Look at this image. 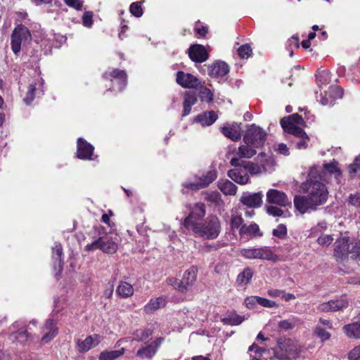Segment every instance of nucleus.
Segmentation results:
<instances>
[{"label": "nucleus", "instance_id": "obj_63", "mask_svg": "<svg viewBox=\"0 0 360 360\" xmlns=\"http://www.w3.org/2000/svg\"><path fill=\"white\" fill-rule=\"evenodd\" d=\"M199 22V20L196 22L195 26L194 27V30L199 37H205L208 32V27L202 25L201 27H198L197 24Z\"/></svg>", "mask_w": 360, "mask_h": 360}, {"label": "nucleus", "instance_id": "obj_58", "mask_svg": "<svg viewBox=\"0 0 360 360\" xmlns=\"http://www.w3.org/2000/svg\"><path fill=\"white\" fill-rule=\"evenodd\" d=\"M65 3L77 10H81L83 6V1L82 0H63Z\"/></svg>", "mask_w": 360, "mask_h": 360}, {"label": "nucleus", "instance_id": "obj_51", "mask_svg": "<svg viewBox=\"0 0 360 360\" xmlns=\"http://www.w3.org/2000/svg\"><path fill=\"white\" fill-rule=\"evenodd\" d=\"M258 304L268 308L277 307L278 304L266 298L258 296Z\"/></svg>", "mask_w": 360, "mask_h": 360}, {"label": "nucleus", "instance_id": "obj_13", "mask_svg": "<svg viewBox=\"0 0 360 360\" xmlns=\"http://www.w3.org/2000/svg\"><path fill=\"white\" fill-rule=\"evenodd\" d=\"M205 215V206L203 203H197L190 212L188 216L185 218L184 226L187 229H191L194 225L198 224L200 219Z\"/></svg>", "mask_w": 360, "mask_h": 360}, {"label": "nucleus", "instance_id": "obj_43", "mask_svg": "<svg viewBox=\"0 0 360 360\" xmlns=\"http://www.w3.org/2000/svg\"><path fill=\"white\" fill-rule=\"evenodd\" d=\"M349 173L352 178L360 174V156L356 157L353 163L349 165Z\"/></svg>", "mask_w": 360, "mask_h": 360}, {"label": "nucleus", "instance_id": "obj_14", "mask_svg": "<svg viewBox=\"0 0 360 360\" xmlns=\"http://www.w3.org/2000/svg\"><path fill=\"white\" fill-rule=\"evenodd\" d=\"M176 82L186 89H197L200 85V79L197 77L183 71L177 72Z\"/></svg>", "mask_w": 360, "mask_h": 360}, {"label": "nucleus", "instance_id": "obj_46", "mask_svg": "<svg viewBox=\"0 0 360 360\" xmlns=\"http://www.w3.org/2000/svg\"><path fill=\"white\" fill-rule=\"evenodd\" d=\"M257 160L261 165V167L264 170H266L267 167L272 163L271 159L268 158L264 153H261L258 155Z\"/></svg>", "mask_w": 360, "mask_h": 360}, {"label": "nucleus", "instance_id": "obj_4", "mask_svg": "<svg viewBox=\"0 0 360 360\" xmlns=\"http://www.w3.org/2000/svg\"><path fill=\"white\" fill-rule=\"evenodd\" d=\"M198 269L195 266H191L186 270L181 280L170 278L167 279L168 284L173 286L175 290L181 292H186L193 285L196 281Z\"/></svg>", "mask_w": 360, "mask_h": 360}, {"label": "nucleus", "instance_id": "obj_44", "mask_svg": "<svg viewBox=\"0 0 360 360\" xmlns=\"http://www.w3.org/2000/svg\"><path fill=\"white\" fill-rule=\"evenodd\" d=\"M327 228V223L324 221L318 223L315 226L311 229L309 237H315L322 233Z\"/></svg>", "mask_w": 360, "mask_h": 360}, {"label": "nucleus", "instance_id": "obj_52", "mask_svg": "<svg viewBox=\"0 0 360 360\" xmlns=\"http://www.w3.org/2000/svg\"><path fill=\"white\" fill-rule=\"evenodd\" d=\"M197 101V98L195 94L186 93L184 95V104L186 105L193 106Z\"/></svg>", "mask_w": 360, "mask_h": 360}, {"label": "nucleus", "instance_id": "obj_26", "mask_svg": "<svg viewBox=\"0 0 360 360\" xmlns=\"http://www.w3.org/2000/svg\"><path fill=\"white\" fill-rule=\"evenodd\" d=\"M63 248L60 243H56L53 248L52 259L54 262V268L58 266V271L60 272L63 269Z\"/></svg>", "mask_w": 360, "mask_h": 360}, {"label": "nucleus", "instance_id": "obj_57", "mask_svg": "<svg viewBox=\"0 0 360 360\" xmlns=\"http://www.w3.org/2000/svg\"><path fill=\"white\" fill-rule=\"evenodd\" d=\"M266 212L269 214L274 217H281L284 214L281 208L272 205L267 207Z\"/></svg>", "mask_w": 360, "mask_h": 360}, {"label": "nucleus", "instance_id": "obj_53", "mask_svg": "<svg viewBox=\"0 0 360 360\" xmlns=\"http://www.w3.org/2000/svg\"><path fill=\"white\" fill-rule=\"evenodd\" d=\"M200 98L202 101L210 102L213 100V94L207 88H203L200 91Z\"/></svg>", "mask_w": 360, "mask_h": 360}, {"label": "nucleus", "instance_id": "obj_29", "mask_svg": "<svg viewBox=\"0 0 360 360\" xmlns=\"http://www.w3.org/2000/svg\"><path fill=\"white\" fill-rule=\"evenodd\" d=\"M217 119V114L214 111H210L198 115L195 120L203 126H210Z\"/></svg>", "mask_w": 360, "mask_h": 360}, {"label": "nucleus", "instance_id": "obj_10", "mask_svg": "<svg viewBox=\"0 0 360 360\" xmlns=\"http://www.w3.org/2000/svg\"><path fill=\"white\" fill-rule=\"evenodd\" d=\"M217 177V173L215 170H210L203 174L200 177H195L196 180L193 182L186 181L183 186L190 190L198 191L207 187Z\"/></svg>", "mask_w": 360, "mask_h": 360}, {"label": "nucleus", "instance_id": "obj_54", "mask_svg": "<svg viewBox=\"0 0 360 360\" xmlns=\"http://www.w3.org/2000/svg\"><path fill=\"white\" fill-rule=\"evenodd\" d=\"M295 138L299 139L295 143V147L297 149H305L307 148L309 137L307 134L305 136H303V137H295Z\"/></svg>", "mask_w": 360, "mask_h": 360}, {"label": "nucleus", "instance_id": "obj_37", "mask_svg": "<svg viewBox=\"0 0 360 360\" xmlns=\"http://www.w3.org/2000/svg\"><path fill=\"white\" fill-rule=\"evenodd\" d=\"M242 165L246 169L247 173L250 172L251 174H258L262 172V167L259 165L243 160Z\"/></svg>", "mask_w": 360, "mask_h": 360}, {"label": "nucleus", "instance_id": "obj_41", "mask_svg": "<svg viewBox=\"0 0 360 360\" xmlns=\"http://www.w3.org/2000/svg\"><path fill=\"white\" fill-rule=\"evenodd\" d=\"M243 219L240 215H237L232 214L231 220H230V227L231 231H234L236 229H239L240 227L244 225L243 224Z\"/></svg>", "mask_w": 360, "mask_h": 360}, {"label": "nucleus", "instance_id": "obj_9", "mask_svg": "<svg viewBox=\"0 0 360 360\" xmlns=\"http://www.w3.org/2000/svg\"><path fill=\"white\" fill-rule=\"evenodd\" d=\"M355 247H356L355 241L349 242L347 238H339L335 243L334 256L341 260L347 258L349 255L354 258V250H356Z\"/></svg>", "mask_w": 360, "mask_h": 360}, {"label": "nucleus", "instance_id": "obj_15", "mask_svg": "<svg viewBox=\"0 0 360 360\" xmlns=\"http://www.w3.org/2000/svg\"><path fill=\"white\" fill-rule=\"evenodd\" d=\"M188 53L191 60L202 63L209 58L208 50L201 44H193L188 49Z\"/></svg>", "mask_w": 360, "mask_h": 360}, {"label": "nucleus", "instance_id": "obj_3", "mask_svg": "<svg viewBox=\"0 0 360 360\" xmlns=\"http://www.w3.org/2000/svg\"><path fill=\"white\" fill-rule=\"evenodd\" d=\"M32 40V35L27 27L18 25L13 30L11 37V45L13 52L18 55L22 45H26Z\"/></svg>", "mask_w": 360, "mask_h": 360}, {"label": "nucleus", "instance_id": "obj_62", "mask_svg": "<svg viewBox=\"0 0 360 360\" xmlns=\"http://www.w3.org/2000/svg\"><path fill=\"white\" fill-rule=\"evenodd\" d=\"M321 98L319 100V102L323 105H333L334 104V101H333V98H331L330 96H329L328 94L326 95V91L325 92L324 95L321 94L320 95Z\"/></svg>", "mask_w": 360, "mask_h": 360}, {"label": "nucleus", "instance_id": "obj_36", "mask_svg": "<svg viewBox=\"0 0 360 360\" xmlns=\"http://www.w3.org/2000/svg\"><path fill=\"white\" fill-rule=\"evenodd\" d=\"M252 271L250 268H246L243 272L240 273L237 277V283L240 285H245L252 278Z\"/></svg>", "mask_w": 360, "mask_h": 360}, {"label": "nucleus", "instance_id": "obj_34", "mask_svg": "<svg viewBox=\"0 0 360 360\" xmlns=\"http://www.w3.org/2000/svg\"><path fill=\"white\" fill-rule=\"evenodd\" d=\"M117 292L123 298L129 297L134 294V288L129 283L121 282L117 286Z\"/></svg>", "mask_w": 360, "mask_h": 360}, {"label": "nucleus", "instance_id": "obj_42", "mask_svg": "<svg viewBox=\"0 0 360 360\" xmlns=\"http://www.w3.org/2000/svg\"><path fill=\"white\" fill-rule=\"evenodd\" d=\"M328 94L329 96L333 98V101H335L336 99L341 98L343 94L342 89L338 86H330L328 90L326 91V95Z\"/></svg>", "mask_w": 360, "mask_h": 360}, {"label": "nucleus", "instance_id": "obj_19", "mask_svg": "<svg viewBox=\"0 0 360 360\" xmlns=\"http://www.w3.org/2000/svg\"><path fill=\"white\" fill-rule=\"evenodd\" d=\"M94 146L89 143L86 142L84 139L79 138L77 140V158L82 160L93 159Z\"/></svg>", "mask_w": 360, "mask_h": 360}, {"label": "nucleus", "instance_id": "obj_32", "mask_svg": "<svg viewBox=\"0 0 360 360\" xmlns=\"http://www.w3.org/2000/svg\"><path fill=\"white\" fill-rule=\"evenodd\" d=\"M117 244L111 238L102 237L101 250L108 254H113L117 250Z\"/></svg>", "mask_w": 360, "mask_h": 360}, {"label": "nucleus", "instance_id": "obj_23", "mask_svg": "<svg viewBox=\"0 0 360 360\" xmlns=\"http://www.w3.org/2000/svg\"><path fill=\"white\" fill-rule=\"evenodd\" d=\"M56 322L53 319H48L46 321L45 326L43 329V337L41 340L44 342H48L51 340L58 333L57 328H54Z\"/></svg>", "mask_w": 360, "mask_h": 360}, {"label": "nucleus", "instance_id": "obj_24", "mask_svg": "<svg viewBox=\"0 0 360 360\" xmlns=\"http://www.w3.org/2000/svg\"><path fill=\"white\" fill-rule=\"evenodd\" d=\"M342 330L349 338L360 339V321L346 324L343 326Z\"/></svg>", "mask_w": 360, "mask_h": 360}, {"label": "nucleus", "instance_id": "obj_39", "mask_svg": "<svg viewBox=\"0 0 360 360\" xmlns=\"http://www.w3.org/2000/svg\"><path fill=\"white\" fill-rule=\"evenodd\" d=\"M152 335V330L148 328L136 330L134 333V340L138 342L146 340L149 336Z\"/></svg>", "mask_w": 360, "mask_h": 360}, {"label": "nucleus", "instance_id": "obj_30", "mask_svg": "<svg viewBox=\"0 0 360 360\" xmlns=\"http://www.w3.org/2000/svg\"><path fill=\"white\" fill-rule=\"evenodd\" d=\"M300 323V320L295 316H290L288 319L278 322V329L281 330H292Z\"/></svg>", "mask_w": 360, "mask_h": 360}, {"label": "nucleus", "instance_id": "obj_48", "mask_svg": "<svg viewBox=\"0 0 360 360\" xmlns=\"http://www.w3.org/2000/svg\"><path fill=\"white\" fill-rule=\"evenodd\" d=\"M238 53L241 58H248L251 56L252 49L249 45L244 44L238 48Z\"/></svg>", "mask_w": 360, "mask_h": 360}, {"label": "nucleus", "instance_id": "obj_40", "mask_svg": "<svg viewBox=\"0 0 360 360\" xmlns=\"http://www.w3.org/2000/svg\"><path fill=\"white\" fill-rule=\"evenodd\" d=\"M316 77L319 84H326L329 83L331 79L330 72L325 70L318 72Z\"/></svg>", "mask_w": 360, "mask_h": 360}, {"label": "nucleus", "instance_id": "obj_59", "mask_svg": "<svg viewBox=\"0 0 360 360\" xmlns=\"http://www.w3.org/2000/svg\"><path fill=\"white\" fill-rule=\"evenodd\" d=\"M245 304L249 309H253L258 304V296L248 297L245 300Z\"/></svg>", "mask_w": 360, "mask_h": 360}, {"label": "nucleus", "instance_id": "obj_2", "mask_svg": "<svg viewBox=\"0 0 360 360\" xmlns=\"http://www.w3.org/2000/svg\"><path fill=\"white\" fill-rule=\"evenodd\" d=\"M189 230L192 231L196 236L205 240H214L221 233V221L217 216L210 215L203 221H200Z\"/></svg>", "mask_w": 360, "mask_h": 360}, {"label": "nucleus", "instance_id": "obj_61", "mask_svg": "<svg viewBox=\"0 0 360 360\" xmlns=\"http://www.w3.org/2000/svg\"><path fill=\"white\" fill-rule=\"evenodd\" d=\"M349 203L353 206L360 207V193L351 194L349 197Z\"/></svg>", "mask_w": 360, "mask_h": 360}, {"label": "nucleus", "instance_id": "obj_16", "mask_svg": "<svg viewBox=\"0 0 360 360\" xmlns=\"http://www.w3.org/2000/svg\"><path fill=\"white\" fill-rule=\"evenodd\" d=\"M266 200L270 204H276L281 207H286L291 204L285 193L276 189H270L267 192Z\"/></svg>", "mask_w": 360, "mask_h": 360}, {"label": "nucleus", "instance_id": "obj_12", "mask_svg": "<svg viewBox=\"0 0 360 360\" xmlns=\"http://www.w3.org/2000/svg\"><path fill=\"white\" fill-rule=\"evenodd\" d=\"M164 338H158L150 344L142 345L137 350L136 356L141 359H152L157 353L159 347L162 344Z\"/></svg>", "mask_w": 360, "mask_h": 360}, {"label": "nucleus", "instance_id": "obj_8", "mask_svg": "<svg viewBox=\"0 0 360 360\" xmlns=\"http://www.w3.org/2000/svg\"><path fill=\"white\" fill-rule=\"evenodd\" d=\"M230 163L234 168L228 172L229 177L238 184L244 185L248 184L249 176L246 169L242 165L243 160H239L238 158H232Z\"/></svg>", "mask_w": 360, "mask_h": 360}, {"label": "nucleus", "instance_id": "obj_47", "mask_svg": "<svg viewBox=\"0 0 360 360\" xmlns=\"http://www.w3.org/2000/svg\"><path fill=\"white\" fill-rule=\"evenodd\" d=\"M272 233L274 236L283 239L287 236V228L284 224H279L273 230Z\"/></svg>", "mask_w": 360, "mask_h": 360}, {"label": "nucleus", "instance_id": "obj_56", "mask_svg": "<svg viewBox=\"0 0 360 360\" xmlns=\"http://www.w3.org/2000/svg\"><path fill=\"white\" fill-rule=\"evenodd\" d=\"M349 360H360V345L354 347L348 354Z\"/></svg>", "mask_w": 360, "mask_h": 360}, {"label": "nucleus", "instance_id": "obj_27", "mask_svg": "<svg viewBox=\"0 0 360 360\" xmlns=\"http://www.w3.org/2000/svg\"><path fill=\"white\" fill-rule=\"evenodd\" d=\"M323 173L333 176L338 184L340 182L342 172L338 167V162L327 163L323 165Z\"/></svg>", "mask_w": 360, "mask_h": 360}, {"label": "nucleus", "instance_id": "obj_20", "mask_svg": "<svg viewBox=\"0 0 360 360\" xmlns=\"http://www.w3.org/2000/svg\"><path fill=\"white\" fill-rule=\"evenodd\" d=\"M221 132L232 141H238L241 138L242 135L241 124L236 122L227 124L221 128Z\"/></svg>", "mask_w": 360, "mask_h": 360}, {"label": "nucleus", "instance_id": "obj_1", "mask_svg": "<svg viewBox=\"0 0 360 360\" xmlns=\"http://www.w3.org/2000/svg\"><path fill=\"white\" fill-rule=\"evenodd\" d=\"M317 169L313 167L309 173V179L303 184V189L307 195H297L294 198V205L301 214L315 211L319 206L324 205L328 197V191L317 176Z\"/></svg>", "mask_w": 360, "mask_h": 360}, {"label": "nucleus", "instance_id": "obj_7", "mask_svg": "<svg viewBox=\"0 0 360 360\" xmlns=\"http://www.w3.org/2000/svg\"><path fill=\"white\" fill-rule=\"evenodd\" d=\"M280 122L283 130L295 137L306 136L305 131L297 126V124H301L303 122L302 116L298 114H293L288 117H283L281 120Z\"/></svg>", "mask_w": 360, "mask_h": 360}, {"label": "nucleus", "instance_id": "obj_50", "mask_svg": "<svg viewBox=\"0 0 360 360\" xmlns=\"http://www.w3.org/2000/svg\"><path fill=\"white\" fill-rule=\"evenodd\" d=\"M29 336H30V334L28 333L27 329H25V330L19 329L16 333L11 334V337L13 338L18 340L20 342L26 340Z\"/></svg>", "mask_w": 360, "mask_h": 360}, {"label": "nucleus", "instance_id": "obj_11", "mask_svg": "<svg viewBox=\"0 0 360 360\" xmlns=\"http://www.w3.org/2000/svg\"><path fill=\"white\" fill-rule=\"evenodd\" d=\"M103 78L112 83V90L121 91L127 85V74L124 70L114 69L103 74Z\"/></svg>", "mask_w": 360, "mask_h": 360}, {"label": "nucleus", "instance_id": "obj_35", "mask_svg": "<svg viewBox=\"0 0 360 360\" xmlns=\"http://www.w3.org/2000/svg\"><path fill=\"white\" fill-rule=\"evenodd\" d=\"M125 349L122 348L119 350L104 351L99 355V360H115L124 354Z\"/></svg>", "mask_w": 360, "mask_h": 360}, {"label": "nucleus", "instance_id": "obj_60", "mask_svg": "<svg viewBox=\"0 0 360 360\" xmlns=\"http://www.w3.org/2000/svg\"><path fill=\"white\" fill-rule=\"evenodd\" d=\"M93 14L91 12H85L82 17L83 25L86 27H91Z\"/></svg>", "mask_w": 360, "mask_h": 360}, {"label": "nucleus", "instance_id": "obj_22", "mask_svg": "<svg viewBox=\"0 0 360 360\" xmlns=\"http://www.w3.org/2000/svg\"><path fill=\"white\" fill-rule=\"evenodd\" d=\"M257 148V147H254L251 144L245 143V142H243V144L238 147L234 158H238L239 160L242 158H251L256 155Z\"/></svg>", "mask_w": 360, "mask_h": 360}, {"label": "nucleus", "instance_id": "obj_55", "mask_svg": "<svg viewBox=\"0 0 360 360\" xmlns=\"http://www.w3.org/2000/svg\"><path fill=\"white\" fill-rule=\"evenodd\" d=\"M336 310H342L348 307L349 302L345 297H341L338 300H335Z\"/></svg>", "mask_w": 360, "mask_h": 360}, {"label": "nucleus", "instance_id": "obj_38", "mask_svg": "<svg viewBox=\"0 0 360 360\" xmlns=\"http://www.w3.org/2000/svg\"><path fill=\"white\" fill-rule=\"evenodd\" d=\"M327 329L328 328L323 327L321 324H317L314 330V333L321 341H326L330 338V333L327 331Z\"/></svg>", "mask_w": 360, "mask_h": 360}, {"label": "nucleus", "instance_id": "obj_18", "mask_svg": "<svg viewBox=\"0 0 360 360\" xmlns=\"http://www.w3.org/2000/svg\"><path fill=\"white\" fill-rule=\"evenodd\" d=\"M263 195L262 192L250 193H243L240 197V201L244 205L249 207H259L262 203Z\"/></svg>", "mask_w": 360, "mask_h": 360}, {"label": "nucleus", "instance_id": "obj_31", "mask_svg": "<svg viewBox=\"0 0 360 360\" xmlns=\"http://www.w3.org/2000/svg\"><path fill=\"white\" fill-rule=\"evenodd\" d=\"M219 190L226 195H234L237 192V186L229 180L221 181L219 182Z\"/></svg>", "mask_w": 360, "mask_h": 360}, {"label": "nucleus", "instance_id": "obj_33", "mask_svg": "<svg viewBox=\"0 0 360 360\" xmlns=\"http://www.w3.org/2000/svg\"><path fill=\"white\" fill-rule=\"evenodd\" d=\"M259 228L257 224H251L249 226L243 225L240 230L239 233L240 236H261L259 234Z\"/></svg>", "mask_w": 360, "mask_h": 360}, {"label": "nucleus", "instance_id": "obj_28", "mask_svg": "<svg viewBox=\"0 0 360 360\" xmlns=\"http://www.w3.org/2000/svg\"><path fill=\"white\" fill-rule=\"evenodd\" d=\"M166 299L164 297L151 299L144 307V310L146 313H152L154 311L165 307L166 305Z\"/></svg>", "mask_w": 360, "mask_h": 360}, {"label": "nucleus", "instance_id": "obj_64", "mask_svg": "<svg viewBox=\"0 0 360 360\" xmlns=\"http://www.w3.org/2000/svg\"><path fill=\"white\" fill-rule=\"evenodd\" d=\"M333 241V238L330 235H322L319 237L317 242L319 245H328Z\"/></svg>", "mask_w": 360, "mask_h": 360}, {"label": "nucleus", "instance_id": "obj_49", "mask_svg": "<svg viewBox=\"0 0 360 360\" xmlns=\"http://www.w3.org/2000/svg\"><path fill=\"white\" fill-rule=\"evenodd\" d=\"M102 236H99L98 239L94 240L92 243L87 244L85 247L86 251H94L96 250H101Z\"/></svg>", "mask_w": 360, "mask_h": 360}, {"label": "nucleus", "instance_id": "obj_45", "mask_svg": "<svg viewBox=\"0 0 360 360\" xmlns=\"http://www.w3.org/2000/svg\"><path fill=\"white\" fill-rule=\"evenodd\" d=\"M129 10L131 13L135 17L139 18L143 15V10L141 1L132 3L130 6Z\"/></svg>", "mask_w": 360, "mask_h": 360}, {"label": "nucleus", "instance_id": "obj_21", "mask_svg": "<svg viewBox=\"0 0 360 360\" xmlns=\"http://www.w3.org/2000/svg\"><path fill=\"white\" fill-rule=\"evenodd\" d=\"M207 68L208 75L212 77H223L229 72L228 65L223 61H216Z\"/></svg>", "mask_w": 360, "mask_h": 360}, {"label": "nucleus", "instance_id": "obj_5", "mask_svg": "<svg viewBox=\"0 0 360 360\" xmlns=\"http://www.w3.org/2000/svg\"><path fill=\"white\" fill-rule=\"evenodd\" d=\"M266 139V131L260 127L252 124L248 125L243 136V142L258 148L262 147Z\"/></svg>", "mask_w": 360, "mask_h": 360}, {"label": "nucleus", "instance_id": "obj_6", "mask_svg": "<svg viewBox=\"0 0 360 360\" xmlns=\"http://www.w3.org/2000/svg\"><path fill=\"white\" fill-rule=\"evenodd\" d=\"M240 255L248 259H257L273 262H276L278 258L271 248L268 246L244 248L240 250Z\"/></svg>", "mask_w": 360, "mask_h": 360}, {"label": "nucleus", "instance_id": "obj_25", "mask_svg": "<svg viewBox=\"0 0 360 360\" xmlns=\"http://www.w3.org/2000/svg\"><path fill=\"white\" fill-rule=\"evenodd\" d=\"M41 83L39 81L33 82L30 84L26 95L23 98V101L26 103V105L30 104L34 100L35 96L40 94L41 92V90L39 89Z\"/></svg>", "mask_w": 360, "mask_h": 360}, {"label": "nucleus", "instance_id": "obj_17", "mask_svg": "<svg viewBox=\"0 0 360 360\" xmlns=\"http://www.w3.org/2000/svg\"><path fill=\"white\" fill-rule=\"evenodd\" d=\"M102 341V337L98 334L87 336L84 340H78L77 342V350L79 352H86L96 347Z\"/></svg>", "mask_w": 360, "mask_h": 360}]
</instances>
